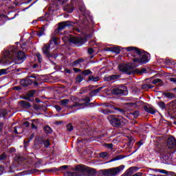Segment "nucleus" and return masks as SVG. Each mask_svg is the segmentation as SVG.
<instances>
[{
  "label": "nucleus",
  "instance_id": "f257e3e1",
  "mask_svg": "<svg viewBox=\"0 0 176 176\" xmlns=\"http://www.w3.org/2000/svg\"><path fill=\"white\" fill-rule=\"evenodd\" d=\"M25 53L23 51L17 52L16 50H10L4 53L1 62L3 65H10L14 61L16 64H22V63L25 61Z\"/></svg>",
  "mask_w": 176,
  "mask_h": 176
},
{
  "label": "nucleus",
  "instance_id": "f03ea898",
  "mask_svg": "<svg viewBox=\"0 0 176 176\" xmlns=\"http://www.w3.org/2000/svg\"><path fill=\"white\" fill-rule=\"evenodd\" d=\"M83 80H85L86 83H89V82H98L100 80V76H97L94 77L91 70L89 69H84L76 77V83H81Z\"/></svg>",
  "mask_w": 176,
  "mask_h": 176
},
{
  "label": "nucleus",
  "instance_id": "7ed1b4c3",
  "mask_svg": "<svg viewBox=\"0 0 176 176\" xmlns=\"http://www.w3.org/2000/svg\"><path fill=\"white\" fill-rule=\"evenodd\" d=\"M157 105L162 111H166L167 116H169V118H173V115L176 113V100H173L166 105L164 102L160 101L157 102Z\"/></svg>",
  "mask_w": 176,
  "mask_h": 176
},
{
  "label": "nucleus",
  "instance_id": "20e7f679",
  "mask_svg": "<svg viewBox=\"0 0 176 176\" xmlns=\"http://www.w3.org/2000/svg\"><path fill=\"white\" fill-rule=\"evenodd\" d=\"M140 50L142 52L140 54H131V56L133 57L132 59L133 63H136L138 64H146L147 63H149V60H151V54L144 50L140 49Z\"/></svg>",
  "mask_w": 176,
  "mask_h": 176
},
{
  "label": "nucleus",
  "instance_id": "39448f33",
  "mask_svg": "<svg viewBox=\"0 0 176 176\" xmlns=\"http://www.w3.org/2000/svg\"><path fill=\"white\" fill-rule=\"evenodd\" d=\"M137 67H138V65L133 63L129 64L122 63L118 65V69L120 72H123V74H126V75H134V72L131 69H134V68H137Z\"/></svg>",
  "mask_w": 176,
  "mask_h": 176
},
{
  "label": "nucleus",
  "instance_id": "423d86ee",
  "mask_svg": "<svg viewBox=\"0 0 176 176\" xmlns=\"http://www.w3.org/2000/svg\"><path fill=\"white\" fill-rule=\"evenodd\" d=\"M126 119L123 118H118L116 116H111L109 120L110 124L113 126V127H116V129H122L123 126L126 124L124 122Z\"/></svg>",
  "mask_w": 176,
  "mask_h": 176
},
{
  "label": "nucleus",
  "instance_id": "0eeeda50",
  "mask_svg": "<svg viewBox=\"0 0 176 176\" xmlns=\"http://www.w3.org/2000/svg\"><path fill=\"white\" fill-rule=\"evenodd\" d=\"M124 169V165H120L116 168H111L109 169H102L100 170V174L104 176H115L119 174L122 170Z\"/></svg>",
  "mask_w": 176,
  "mask_h": 176
},
{
  "label": "nucleus",
  "instance_id": "6e6552de",
  "mask_svg": "<svg viewBox=\"0 0 176 176\" xmlns=\"http://www.w3.org/2000/svg\"><path fill=\"white\" fill-rule=\"evenodd\" d=\"M161 149H165L171 153L176 152V139L173 136H169L166 139V146H163Z\"/></svg>",
  "mask_w": 176,
  "mask_h": 176
},
{
  "label": "nucleus",
  "instance_id": "1a4fd4ad",
  "mask_svg": "<svg viewBox=\"0 0 176 176\" xmlns=\"http://www.w3.org/2000/svg\"><path fill=\"white\" fill-rule=\"evenodd\" d=\"M69 42L77 47H80L82 45H85L87 42V38L86 37H76L75 36L70 35L69 38Z\"/></svg>",
  "mask_w": 176,
  "mask_h": 176
},
{
  "label": "nucleus",
  "instance_id": "9d476101",
  "mask_svg": "<svg viewBox=\"0 0 176 176\" xmlns=\"http://www.w3.org/2000/svg\"><path fill=\"white\" fill-rule=\"evenodd\" d=\"M74 170L75 171H78V173H86L89 176L96 175V173H97L96 169L86 166L85 165H77L74 168Z\"/></svg>",
  "mask_w": 176,
  "mask_h": 176
},
{
  "label": "nucleus",
  "instance_id": "9b49d317",
  "mask_svg": "<svg viewBox=\"0 0 176 176\" xmlns=\"http://www.w3.org/2000/svg\"><path fill=\"white\" fill-rule=\"evenodd\" d=\"M160 157L162 159V162L167 164L171 160V152H168V150L161 148L160 150Z\"/></svg>",
  "mask_w": 176,
  "mask_h": 176
},
{
  "label": "nucleus",
  "instance_id": "f8f14e48",
  "mask_svg": "<svg viewBox=\"0 0 176 176\" xmlns=\"http://www.w3.org/2000/svg\"><path fill=\"white\" fill-rule=\"evenodd\" d=\"M72 24H74V22H72L71 21H66L60 22L58 24L56 31L58 32H60V31H63V30H65V28H67V27L68 28H74V25H72Z\"/></svg>",
  "mask_w": 176,
  "mask_h": 176
},
{
  "label": "nucleus",
  "instance_id": "ddd939ff",
  "mask_svg": "<svg viewBox=\"0 0 176 176\" xmlns=\"http://www.w3.org/2000/svg\"><path fill=\"white\" fill-rule=\"evenodd\" d=\"M79 10L82 13V16H85L86 19L91 21V23H93V16L90 15V12L86 10L85 6H80Z\"/></svg>",
  "mask_w": 176,
  "mask_h": 176
},
{
  "label": "nucleus",
  "instance_id": "4468645a",
  "mask_svg": "<svg viewBox=\"0 0 176 176\" xmlns=\"http://www.w3.org/2000/svg\"><path fill=\"white\" fill-rule=\"evenodd\" d=\"M34 83V81L31 80V78L28 77H25V78L21 79L19 84L22 87H28V86H31Z\"/></svg>",
  "mask_w": 176,
  "mask_h": 176
},
{
  "label": "nucleus",
  "instance_id": "2eb2a0df",
  "mask_svg": "<svg viewBox=\"0 0 176 176\" xmlns=\"http://www.w3.org/2000/svg\"><path fill=\"white\" fill-rule=\"evenodd\" d=\"M124 50H126V52H133V54H141L142 51L141 49L137 47H124L122 48L123 53H124Z\"/></svg>",
  "mask_w": 176,
  "mask_h": 176
},
{
  "label": "nucleus",
  "instance_id": "dca6fc26",
  "mask_svg": "<svg viewBox=\"0 0 176 176\" xmlns=\"http://www.w3.org/2000/svg\"><path fill=\"white\" fill-rule=\"evenodd\" d=\"M107 107H108L109 108H111V109H115L116 111H114V113H120L121 115H124V113H126V110H124V109L118 107L113 104H109Z\"/></svg>",
  "mask_w": 176,
  "mask_h": 176
},
{
  "label": "nucleus",
  "instance_id": "f3484780",
  "mask_svg": "<svg viewBox=\"0 0 176 176\" xmlns=\"http://www.w3.org/2000/svg\"><path fill=\"white\" fill-rule=\"evenodd\" d=\"M111 93L114 95V96H124L126 91L124 89H122L120 88H113L111 90Z\"/></svg>",
  "mask_w": 176,
  "mask_h": 176
},
{
  "label": "nucleus",
  "instance_id": "a211bd4d",
  "mask_svg": "<svg viewBox=\"0 0 176 176\" xmlns=\"http://www.w3.org/2000/svg\"><path fill=\"white\" fill-rule=\"evenodd\" d=\"M106 52H112V53H116V54H120V52H123L122 48L120 49V47H112L109 48H107Z\"/></svg>",
  "mask_w": 176,
  "mask_h": 176
},
{
  "label": "nucleus",
  "instance_id": "6ab92c4d",
  "mask_svg": "<svg viewBox=\"0 0 176 176\" xmlns=\"http://www.w3.org/2000/svg\"><path fill=\"white\" fill-rule=\"evenodd\" d=\"M146 80H149L151 85H157V86H158V87H162V86H163L164 84L163 83V80H162V79L160 78H156L154 79L153 80H151V79H146Z\"/></svg>",
  "mask_w": 176,
  "mask_h": 176
},
{
  "label": "nucleus",
  "instance_id": "aec40b11",
  "mask_svg": "<svg viewBox=\"0 0 176 176\" xmlns=\"http://www.w3.org/2000/svg\"><path fill=\"white\" fill-rule=\"evenodd\" d=\"M19 104L23 109H30V108H31V103H30L27 100H20L19 102Z\"/></svg>",
  "mask_w": 176,
  "mask_h": 176
},
{
  "label": "nucleus",
  "instance_id": "412c9836",
  "mask_svg": "<svg viewBox=\"0 0 176 176\" xmlns=\"http://www.w3.org/2000/svg\"><path fill=\"white\" fill-rule=\"evenodd\" d=\"M135 74H137L138 75H142V74H148V69H146V68H142V69H133V75H135Z\"/></svg>",
  "mask_w": 176,
  "mask_h": 176
},
{
  "label": "nucleus",
  "instance_id": "4be33fe9",
  "mask_svg": "<svg viewBox=\"0 0 176 176\" xmlns=\"http://www.w3.org/2000/svg\"><path fill=\"white\" fill-rule=\"evenodd\" d=\"M153 87H155V86L151 85L149 80H146V83L142 85V90H149V89H153Z\"/></svg>",
  "mask_w": 176,
  "mask_h": 176
},
{
  "label": "nucleus",
  "instance_id": "5701e85b",
  "mask_svg": "<svg viewBox=\"0 0 176 176\" xmlns=\"http://www.w3.org/2000/svg\"><path fill=\"white\" fill-rule=\"evenodd\" d=\"M144 109L145 112H147L148 113H151V115H155L156 113V111L153 109L151 107H148L146 105L144 106Z\"/></svg>",
  "mask_w": 176,
  "mask_h": 176
},
{
  "label": "nucleus",
  "instance_id": "b1692460",
  "mask_svg": "<svg viewBox=\"0 0 176 176\" xmlns=\"http://www.w3.org/2000/svg\"><path fill=\"white\" fill-rule=\"evenodd\" d=\"M162 96H164L166 98H169L170 100L176 98V95L171 92H162Z\"/></svg>",
  "mask_w": 176,
  "mask_h": 176
},
{
  "label": "nucleus",
  "instance_id": "393cba45",
  "mask_svg": "<svg viewBox=\"0 0 176 176\" xmlns=\"http://www.w3.org/2000/svg\"><path fill=\"white\" fill-rule=\"evenodd\" d=\"M74 9L75 8L74 7L73 5H67L64 8V10L65 12H67V13H72Z\"/></svg>",
  "mask_w": 176,
  "mask_h": 176
},
{
  "label": "nucleus",
  "instance_id": "a878e982",
  "mask_svg": "<svg viewBox=\"0 0 176 176\" xmlns=\"http://www.w3.org/2000/svg\"><path fill=\"white\" fill-rule=\"evenodd\" d=\"M43 53L45 55L47 56L48 54L50 53V44H48L47 45H45L43 47Z\"/></svg>",
  "mask_w": 176,
  "mask_h": 176
},
{
  "label": "nucleus",
  "instance_id": "bb28decb",
  "mask_svg": "<svg viewBox=\"0 0 176 176\" xmlns=\"http://www.w3.org/2000/svg\"><path fill=\"white\" fill-rule=\"evenodd\" d=\"M124 157H127V155H119L111 159L110 162H116V160H122V159H124Z\"/></svg>",
  "mask_w": 176,
  "mask_h": 176
},
{
  "label": "nucleus",
  "instance_id": "cd10ccee",
  "mask_svg": "<svg viewBox=\"0 0 176 176\" xmlns=\"http://www.w3.org/2000/svg\"><path fill=\"white\" fill-rule=\"evenodd\" d=\"M46 57L50 61H51V63H53L51 58H57L58 57V55L57 54H53L50 52V54H48Z\"/></svg>",
  "mask_w": 176,
  "mask_h": 176
},
{
  "label": "nucleus",
  "instance_id": "c85d7f7f",
  "mask_svg": "<svg viewBox=\"0 0 176 176\" xmlns=\"http://www.w3.org/2000/svg\"><path fill=\"white\" fill-rule=\"evenodd\" d=\"M138 170V167L137 166H132L130 167L127 171H126V174L127 175H130V174H133V173H134V171H137Z\"/></svg>",
  "mask_w": 176,
  "mask_h": 176
},
{
  "label": "nucleus",
  "instance_id": "c756f323",
  "mask_svg": "<svg viewBox=\"0 0 176 176\" xmlns=\"http://www.w3.org/2000/svg\"><path fill=\"white\" fill-rule=\"evenodd\" d=\"M43 129H44V133L45 134H52L53 133V129H52V128L49 126H44Z\"/></svg>",
  "mask_w": 176,
  "mask_h": 176
},
{
  "label": "nucleus",
  "instance_id": "7c9ffc66",
  "mask_svg": "<svg viewBox=\"0 0 176 176\" xmlns=\"http://www.w3.org/2000/svg\"><path fill=\"white\" fill-rule=\"evenodd\" d=\"M100 112L103 113V115H109L110 113H115V111L109 110L108 109H101Z\"/></svg>",
  "mask_w": 176,
  "mask_h": 176
},
{
  "label": "nucleus",
  "instance_id": "2f4dec72",
  "mask_svg": "<svg viewBox=\"0 0 176 176\" xmlns=\"http://www.w3.org/2000/svg\"><path fill=\"white\" fill-rule=\"evenodd\" d=\"M83 61H85L83 58H78L72 63V67H76V65H79V64L83 63Z\"/></svg>",
  "mask_w": 176,
  "mask_h": 176
},
{
  "label": "nucleus",
  "instance_id": "473e14b6",
  "mask_svg": "<svg viewBox=\"0 0 176 176\" xmlns=\"http://www.w3.org/2000/svg\"><path fill=\"white\" fill-rule=\"evenodd\" d=\"M94 87V86L93 85H89L87 87L82 88V91L83 93H89V91H90V90H91V89H93Z\"/></svg>",
  "mask_w": 176,
  "mask_h": 176
},
{
  "label": "nucleus",
  "instance_id": "72a5a7b5",
  "mask_svg": "<svg viewBox=\"0 0 176 176\" xmlns=\"http://www.w3.org/2000/svg\"><path fill=\"white\" fill-rule=\"evenodd\" d=\"M100 90H102V87H100L96 89L92 90L89 94L90 96H95V94H98L100 93Z\"/></svg>",
  "mask_w": 176,
  "mask_h": 176
},
{
  "label": "nucleus",
  "instance_id": "f704fd0d",
  "mask_svg": "<svg viewBox=\"0 0 176 176\" xmlns=\"http://www.w3.org/2000/svg\"><path fill=\"white\" fill-rule=\"evenodd\" d=\"M137 123H138L137 121H131L129 123V126L130 127V129H138V126H135V124H137Z\"/></svg>",
  "mask_w": 176,
  "mask_h": 176
},
{
  "label": "nucleus",
  "instance_id": "c9c22d12",
  "mask_svg": "<svg viewBox=\"0 0 176 176\" xmlns=\"http://www.w3.org/2000/svg\"><path fill=\"white\" fill-rule=\"evenodd\" d=\"M52 2H55L57 5H64L68 0H51Z\"/></svg>",
  "mask_w": 176,
  "mask_h": 176
},
{
  "label": "nucleus",
  "instance_id": "e433bc0d",
  "mask_svg": "<svg viewBox=\"0 0 176 176\" xmlns=\"http://www.w3.org/2000/svg\"><path fill=\"white\" fill-rule=\"evenodd\" d=\"M35 93H36V90L35 89H32L28 91V93L26 94L28 97H34V96H35Z\"/></svg>",
  "mask_w": 176,
  "mask_h": 176
},
{
  "label": "nucleus",
  "instance_id": "4c0bfd02",
  "mask_svg": "<svg viewBox=\"0 0 176 176\" xmlns=\"http://www.w3.org/2000/svg\"><path fill=\"white\" fill-rule=\"evenodd\" d=\"M53 43H54V45H58V41H57V37H52V38L50 41V45H53Z\"/></svg>",
  "mask_w": 176,
  "mask_h": 176
},
{
  "label": "nucleus",
  "instance_id": "58836bf2",
  "mask_svg": "<svg viewBox=\"0 0 176 176\" xmlns=\"http://www.w3.org/2000/svg\"><path fill=\"white\" fill-rule=\"evenodd\" d=\"M45 27L41 28V29L39 30L38 32H37V36H38L39 38H41V36H42L43 35L45 34Z\"/></svg>",
  "mask_w": 176,
  "mask_h": 176
},
{
  "label": "nucleus",
  "instance_id": "ea45409f",
  "mask_svg": "<svg viewBox=\"0 0 176 176\" xmlns=\"http://www.w3.org/2000/svg\"><path fill=\"white\" fill-rule=\"evenodd\" d=\"M10 68H12V67H10L7 69H0V75H6V74H8V69H10Z\"/></svg>",
  "mask_w": 176,
  "mask_h": 176
},
{
  "label": "nucleus",
  "instance_id": "a19ab883",
  "mask_svg": "<svg viewBox=\"0 0 176 176\" xmlns=\"http://www.w3.org/2000/svg\"><path fill=\"white\" fill-rule=\"evenodd\" d=\"M34 137H35V135L34 133H32V135H30V136L29 137V138L26 141L24 140L23 143L24 144L30 143L31 141H32V140L34 139Z\"/></svg>",
  "mask_w": 176,
  "mask_h": 176
},
{
  "label": "nucleus",
  "instance_id": "79ce46f5",
  "mask_svg": "<svg viewBox=\"0 0 176 176\" xmlns=\"http://www.w3.org/2000/svg\"><path fill=\"white\" fill-rule=\"evenodd\" d=\"M67 176H80V175L78 172H67Z\"/></svg>",
  "mask_w": 176,
  "mask_h": 176
},
{
  "label": "nucleus",
  "instance_id": "37998d69",
  "mask_svg": "<svg viewBox=\"0 0 176 176\" xmlns=\"http://www.w3.org/2000/svg\"><path fill=\"white\" fill-rule=\"evenodd\" d=\"M111 76V80H116V79H119L120 78H121V75L120 74H113Z\"/></svg>",
  "mask_w": 176,
  "mask_h": 176
},
{
  "label": "nucleus",
  "instance_id": "c03bdc74",
  "mask_svg": "<svg viewBox=\"0 0 176 176\" xmlns=\"http://www.w3.org/2000/svg\"><path fill=\"white\" fill-rule=\"evenodd\" d=\"M66 129H67V131L71 132V131H72V130H74V126H72V124L69 123L66 126Z\"/></svg>",
  "mask_w": 176,
  "mask_h": 176
},
{
  "label": "nucleus",
  "instance_id": "a18cd8bd",
  "mask_svg": "<svg viewBox=\"0 0 176 176\" xmlns=\"http://www.w3.org/2000/svg\"><path fill=\"white\" fill-rule=\"evenodd\" d=\"M36 56L37 57V60L38 62L39 63V64H41V63H42V55L40 53H37L36 54Z\"/></svg>",
  "mask_w": 176,
  "mask_h": 176
},
{
  "label": "nucleus",
  "instance_id": "49530a36",
  "mask_svg": "<svg viewBox=\"0 0 176 176\" xmlns=\"http://www.w3.org/2000/svg\"><path fill=\"white\" fill-rule=\"evenodd\" d=\"M8 159V155L3 153L0 155V162H2V160H6Z\"/></svg>",
  "mask_w": 176,
  "mask_h": 176
},
{
  "label": "nucleus",
  "instance_id": "de8ad7c7",
  "mask_svg": "<svg viewBox=\"0 0 176 176\" xmlns=\"http://www.w3.org/2000/svg\"><path fill=\"white\" fill-rule=\"evenodd\" d=\"M43 145L45 148H49L50 146V140H49V139L45 140Z\"/></svg>",
  "mask_w": 176,
  "mask_h": 176
},
{
  "label": "nucleus",
  "instance_id": "09e8293b",
  "mask_svg": "<svg viewBox=\"0 0 176 176\" xmlns=\"http://www.w3.org/2000/svg\"><path fill=\"white\" fill-rule=\"evenodd\" d=\"M108 153L107 152H102L100 153V157H102V159H105V157H107Z\"/></svg>",
  "mask_w": 176,
  "mask_h": 176
},
{
  "label": "nucleus",
  "instance_id": "8fccbe9b",
  "mask_svg": "<svg viewBox=\"0 0 176 176\" xmlns=\"http://www.w3.org/2000/svg\"><path fill=\"white\" fill-rule=\"evenodd\" d=\"M104 146H106L107 149H113V144L112 143L104 144Z\"/></svg>",
  "mask_w": 176,
  "mask_h": 176
},
{
  "label": "nucleus",
  "instance_id": "3c124183",
  "mask_svg": "<svg viewBox=\"0 0 176 176\" xmlns=\"http://www.w3.org/2000/svg\"><path fill=\"white\" fill-rule=\"evenodd\" d=\"M6 115H8L6 110H3L0 112V116H2V118H6Z\"/></svg>",
  "mask_w": 176,
  "mask_h": 176
},
{
  "label": "nucleus",
  "instance_id": "603ef678",
  "mask_svg": "<svg viewBox=\"0 0 176 176\" xmlns=\"http://www.w3.org/2000/svg\"><path fill=\"white\" fill-rule=\"evenodd\" d=\"M48 21L47 18L43 16L38 18V21Z\"/></svg>",
  "mask_w": 176,
  "mask_h": 176
},
{
  "label": "nucleus",
  "instance_id": "864d4df0",
  "mask_svg": "<svg viewBox=\"0 0 176 176\" xmlns=\"http://www.w3.org/2000/svg\"><path fill=\"white\" fill-rule=\"evenodd\" d=\"M166 64H167V65H173H173H175L176 62L171 60H166Z\"/></svg>",
  "mask_w": 176,
  "mask_h": 176
},
{
  "label": "nucleus",
  "instance_id": "5fc2aeb1",
  "mask_svg": "<svg viewBox=\"0 0 176 176\" xmlns=\"http://www.w3.org/2000/svg\"><path fill=\"white\" fill-rule=\"evenodd\" d=\"M76 107H82V103H79L78 102H76L74 104L70 106V108H75Z\"/></svg>",
  "mask_w": 176,
  "mask_h": 176
},
{
  "label": "nucleus",
  "instance_id": "6e6d98bb",
  "mask_svg": "<svg viewBox=\"0 0 176 176\" xmlns=\"http://www.w3.org/2000/svg\"><path fill=\"white\" fill-rule=\"evenodd\" d=\"M132 115L134 118H138V116H140V111H135L132 113Z\"/></svg>",
  "mask_w": 176,
  "mask_h": 176
},
{
  "label": "nucleus",
  "instance_id": "4d7b16f0",
  "mask_svg": "<svg viewBox=\"0 0 176 176\" xmlns=\"http://www.w3.org/2000/svg\"><path fill=\"white\" fill-rule=\"evenodd\" d=\"M48 171H49V173H53V171L54 172V173H57V171H61V170H60V168H54L53 169H52V168H50L49 170H48Z\"/></svg>",
  "mask_w": 176,
  "mask_h": 176
},
{
  "label": "nucleus",
  "instance_id": "13d9d810",
  "mask_svg": "<svg viewBox=\"0 0 176 176\" xmlns=\"http://www.w3.org/2000/svg\"><path fill=\"white\" fill-rule=\"evenodd\" d=\"M38 75L33 74L32 75H30V76H28V78H29V79H30V78H33V79H38Z\"/></svg>",
  "mask_w": 176,
  "mask_h": 176
},
{
  "label": "nucleus",
  "instance_id": "bf43d9fd",
  "mask_svg": "<svg viewBox=\"0 0 176 176\" xmlns=\"http://www.w3.org/2000/svg\"><path fill=\"white\" fill-rule=\"evenodd\" d=\"M68 102H69V100H68V99H64V100H61L62 105H67V104H68Z\"/></svg>",
  "mask_w": 176,
  "mask_h": 176
},
{
  "label": "nucleus",
  "instance_id": "052dcab7",
  "mask_svg": "<svg viewBox=\"0 0 176 176\" xmlns=\"http://www.w3.org/2000/svg\"><path fill=\"white\" fill-rule=\"evenodd\" d=\"M66 168H68L67 165H64L59 167V171H64V170H66Z\"/></svg>",
  "mask_w": 176,
  "mask_h": 176
},
{
  "label": "nucleus",
  "instance_id": "680f3d73",
  "mask_svg": "<svg viewBox=\"0 0 176 176\" xmlns=\"http://www.w3.org/2000/svg\"><path fill=\"white\" fill-rule=\"evenodd\" d=\"M3 126H5V124L0 122V133H1V134L3 133Z\"/></svg>",
  "mask_w": 176,
  "mask_h": 176
},
{
  "label": "nucleus",
  "instance_id": "e2e57ef3",
  "mask_svg": "<svg viewBox=\"0 0 176 176\" xmlns=\"http://www.w3.org/2000/svg\"><path fill=\"white\" fill-rule=\"evenodd\" d=\"M73 71H74V72L76 74H78L79 72H80V74H82V69H79V68H76V67H74L73 68Z\"/></svg>",
  "mask_w": 176,
  "mask_h": 176
},
{
  "label": "nucleus",
  "instance_id": "0e129e2a",
  "mask_svg": "<svg viewBox=\"0 0 176 176\" xmlns=\"http://www.w3.org/2000/svg\"><path fill=\"white\" fill-rule=\"evenodd\" d=\"M3 171H5V167L3 165H0V175L3 174Z\"/></svg>",
  "mask_w": 176,
  "mask_h": 176
},
{
  "label": "nucleus",
  "instance_id": "69168bd1",
  "mask_svg": "<svg viewBox=\"0 0 176 176\" xmlns=\"http://www.w3.org/2000/svg\"><path fill=\"white\" fill-rule=\"evenodd\" d=\"M21 87L19 86H14L12 87V90H16V91H20L21 90Z\"/></svg>",
  "mask_w": 176,
  "mask_h": 176
},
{
  "label": "nucleus",
  "instance_id": "338daca9",
  "mask_svg": "<svg viewBox=\"0 0 176 176\" xmlns=\"http://www.w3.org/2000/svg\"><path fill=\"white\" fill-rule=\"evenodd\" d=\"M159 173H160L161 174H168V171L164 169H160Z\"/></svg>",
  "mask_w": 176,
  "mask_h": 176
},
{
  "label": "nucleus",
  "instance_id": "774afa93",
  "mask_svg": "<svg viewBox=\"0 0 176 176\" xmlns=\"http://www.w3.org/2000/svg\"><path fill=\"white\" fill-rule=\"evenodd\" d=\"M94 53V50L92 47L88 48V54H92Z\"/></svg>",
  "mask_w": 176,
  "mask_h": 176
}]
</instances>
